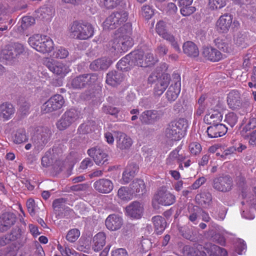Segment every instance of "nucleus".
I'll return each instance as SVG.
<instances>
[{"mask_svg":"<svg viewBox=\"0 0 256 256\" xmlns=\"http://www.w3.org/2000/svg\"><path fill=\"white\" fill-rule=\"evenodd\" d=\"M132 32V24L126 23L117 30L114 39L109 45L117 52H124L133 45L131 38Z\"/></svg>","mask_w":256,"mask_h":256,"instance_id":"1","label":"nucleus"},{"mask_svg":"<svg viewBox=\"0 0 256 256\" xmlns=\"http://www.w3.org/2000/svg\"><path fill=\"white\" fill-rule=\"evenodd\" d=\"M26 53V48L21 43L12 42L6 45L0 54V58L8 64L13 65L22 56Z\"/></svg>","mask_w":256,"mask_h":256,"instance_id":"2","label":"nucleus"},{"mask_svg":"<svg viewBox=\"0 0 256 256\" xmlns=\"http://www.w3.org/2000/svg\"><path fill=\"white\" fill-rule=\"evenodd\" d=\"M70 36L79 40H86L93 36L94 28L89 23L74 22L70 28Z\"/></svg>","mask_w":256,"mask_h":256,"instance_id":"3","label":"nucleus"},{"mask_svg":"<svg viewBox=\"0 0 256 256\" xmlns=\"http://www.w3.org/2000/svg\"><path fill=\"white\" fill-rule=\"evenodd\" d=\"M29 44L36 50L42 53L50 52L54 48L52 40L46 36L35 34L28 39Z\"/></svg>","mask_w":256,"mask_h":256,"instance_id":"4","label":"nucleus"},{"mask_svg":"<svg viewBox=\"0 0 256 256\" xmlns=\"http://www.w3.org/2000/svg\"><path fill=\"white\" fill-rule=\"evenodd\" d=\"M80 112L75 108L66 110L56 123L60 130H64L76 123L80 118Z\"/></svg>","mask_w":256,"mask_h":256,"instance_id":"5","label":"nucleus"},{"mask_svg":"<svg viewBox=\"0 0 256 256\" xmlns=\"http://www.w3.org/2000/svg\"><path fill=\"white\" fill-rule=\"evenodd\" d=\"M175 201V196L165 188H162L154 194L152 200V205L154 208L158 209L159 204L169 206L172 204Z\"/></svg>","mask_w":256,"mask_h":256,"instance_id":"6","label":"nucleus"},{"mask_svg":"<svg viewBox=\"0 0 256 256\" xmlns=\"http://www.w3.org/2000/svg\"><path fill=\"white\" fill-rule=\"evenodd\" d=\"M128 18V14L124 10L114 12L103 23L104 29L114 30L123 24Z\"/></svg>","mask_w":256,"mask_h":256,"instance_id":"7","label":"nucleus"},{"mask_svg":"<svg viewBox=\"0 0 256 256\" xmlns=\"http://www.w3.org/2000/svg\"><path fill=\"white\" fill-rule=\"evenodd\" d=\"M50 136V130L46 128H40L34 134L32 141L36 152L42 150L48 143Z\"/></svg>","mask_w":256,"mask_h":256,"instance_id":"8","label":"nucleus"},{"mask_svg":"<svg viewBox=\"0 0 256 256\" xmlns=\"http://www.w3.org/2000/svg\"><path fill=\"white\" fill-rule=\"evenodd\" d=\"M43 63L50 71L61 78L65 76L70 71L67 65L52 58H44Z\"/></svg>","mask_w":256,"mask_h":256,"instance_id":"9","label":"nucleus"},{"mask_svg":"<svg viewBox=\"0 0 256 256\" xmlns=\"http://www.w3.org/2000/svg\"><path fill=\"white\" fill-rule=\"evenodd\" d=\"M97 80L96 74H84L72 78L68 84L74 89L80 90L94 84Z\"/></svg>","mask_w":256,"mask_h":256,"instance_id":"10","label":"nucleus"},{"mask_svg":"<svg viewBox=\"0 0 256 256\" xmlns=\"http://www.w3.org/2000/svg\"><path fill=\"white\" fill-rule=\"evenodd\" d=\"M212 186L216 190L227 192L230 190L233 186L232 178L228 175H222L214 178L212 182Z\"/></svg>","mask_w":256,"mask_h":256,"instance_id":"11","label":"nucleus"},{"mask_svg":"<svg viewBox=\"0 0 256 256\" xmlns=\"http://www.w3.org/2000/svg\"><path fill=\"white\" fill-rule=\"evenodd\" d=\"M140 56V54H136L135 50L132 52L118 62L116 64L118 68L121 71L129 70L133 66H137L136 58H139Z\"/></svg>","mask_w":256,"mask_h":256,"instance_id":"12","label":"nucleus"},{"mask_svg":"<svg viewBox=\"0 0 256 256\" xmlns=\"http://www.w3.org/2000/svg\"><path fill=\"white\" fill-rule=\"evenodd\" d=\"M88 154L93 158L95 163L98 166L108 164V155L99 148L94 147L88 149Z\"/></svg>","mask_w":256,"mask_h":256,"instance_id":"13","label":"nucleus"},{"mask_svg":"<svg viewBox=\"0 0 256 256\" xmlns=\"http://www.w3.org/2000/svg\"><path fill=\"white\" fill-rule=\"evenodd\" d=\"M226 101L229 108L232 110H238L242 106L240 94L236 90H232L228 94Z\"/></svg>","mask_w":256,"mask_h":256,"instance_id":"14","label":"nucleus"},{"mask_svg":"<svg viewBox=\"0 0 256 256\" xmlns=\"http://www.w3.org/2000/svg\"><path fill=\"white\" fill-rule=\"evenodd\" d=\"M93 186L100 193L108 194L113 190L114 184L109 179L100 178L94 183Z\"/></svg>","mask_w":256,"mask_h":256,"instance_id":"15","label":"nucleus"},{"mask_svg":"<svg viewBox=\"0 0 256 256\" xmlns=\"http://www.w3.org/2000/svg\"><path fill=\"white\" fill-rule=\"evenodd\" d=\"M136 54H140V56L137 59V66L141 67H147L153 65L156 62V59L154 57L150 52H147L144 54V52L140 50H135Z\"/></svg>","mask_w":256,"mask_h":256,"instance_id":"16","label":"nucleus"},{"mask_svg":"<svg viewBox=\"0 0 256 256\" xmlns=\"http://www.w3.org/2000/svg\"><path fill=\"white\" fill-rule=\"evenodd\" d=\"M116 143L117 148L123 150H128L132 146L133 141L126 134L118 132L116 136Z\"/></svg>","mask_w":256,"mask_h":256,"instance_id":"17","label":"nucleus"},{"mask_svg":"<svg viewBox=\"0 0 256 256\" xmlns=\"http://www.w3.org/2000/svg\"><path fill=\"white\" fill-rule=\"evenodd\" d=\"M15 112V108L10 102H4L0 104V118L4 121L11 119Z\"/></svg>","mask_w":256,"mask_h":256,"instance_id":"18","label":"nucleus"},{"mask_svg":"<svg viewBox=\"0 0 256 256\" xmlns=\"http://www.w3.org/2000/svg\"><path fill=\"white\" fill-rule=\"evenodd\" d=\"M232 20L230 14H225L221 16L216 22V28L220 32H226L230 29Z\"/></svg>","mask_w":256,"mask_h":256,"instance_id":"19","label":"nucleus"},{"mask_svg":"<svg viewBox=\"0 0 256 256\" xmlns=\"http://www.w3.org/2000/svg\"><path fill=\"white\" fill-rule=\"evenodd\" d=\"M160 112L156 110H147L142 113L140 120L142 123L144 124H152L160 119Z\"/></svg>","mask_w":256,"mask_h":256,"instance_id":"20","label":"nucleus"},{"mask_svg":"<svg viewBox=\"0 0 256 256\" xmlns=\"http://www.w3.org/2000/svg\"><path fill=\"white\" fill-rule=\"evenodd\" d=\"M16 220V216L10 212H6L0 217V232H4L7 230Z\"/></svg>","mask_w":256,"mask_h":256,"instance_id":"21","label":"nucleus"},{"mask_svg":"<svg viewBox=\"0 0 256 256\" xmlns=\"http://www.w3.org/2000/svg\"><path fill=\"white\" fill-rule=\"evenodd\" d=\"M228 128L222 124H212L207 128L206 132L210 138H216L224 135L227 132Z\"/></svg>","mask_w":256,"mask_h":256,"instance_id":"22","label":"nucleus"},{"mask_svg":"<svg viewBox=\"0 0 256 256\" xmlns=\"http://www.w3.org/2000/svg\"><path fill=\"white\" fill-rule=\"evenodd\" d=\"M202 55L206 60L213 62H218L222 58V54L218 50L212 47L204 48Z\"/></svg>","mask_w":256,"mask_h":256,"instance_id":"23","label":"nucleus"},{"mask_svg":"<svg viewBox=\"0 0 256 256\" xmlns=\"http://www.w3.org/2000/svg\"><path fill=\"white\" fill-rule=\"evenodd\" d=\"M144 207L142 204L138 202H134L126 208L128 214L134 218H140L144 212Z\"/></svg>","mask_w":256,"mask_h":256,"instance_id":"24","label":"nucleus"},{"mask_svg":"<svg viewBox=\"0 0 256 256\" xmlns=\"http://www.w3.org/2000/svg\"><path fill=\"white\" fill-rule=\"evenodd\" d=\"M180 92V80L179 76H178L174 81V84L170 86L166 93L167 99L170 102L175 100L178 98Z\"/></svg>","mask_w":256,"mask_h":256,"instance_id":"25","label":"nucleus"},{"mask_svg":"<svg viewBox=\"0 0 256 256\" xmlns=\"http://www.w3.org/2000/svg\"><path fill=\"white\" fill-rule=\"evenodd\" d=\"M105 224L109 230H116L120 229L122 225V219L117 214H110L106 218Z\"/></svg>","mask_w":256,"mask_h":256,"instance_id":"26","label":"nucleus"},{"mask_svg":"<svg viewBox=\"0 0 256 256\" xmlns=\"http://www.w3.org/2000/svg\"><path fill=\"white\" fill-rule=\"evenodd\" d=\"M170 82V76L167 74L162 75V78L156 81L154 88V92L156 94L160 96L166 90Z\"/></svg>","mask_w":256,"mask_h":256,"instance_id":"27","label":"nucleus"},{"mask_svg":"<svg viewBox=\"0 0 256 256\" xmlns=\"http://www.w3.org/2000/svg\"><path fill=\"white\" fill-rule=\"evenodd\" d=\"M124 80L123 74L120 71H111L106 76V82L112 86H116Z\"/></svg>","mask_w":256,"mask_h":256,"instance_id":"28","label":"nucleus"},{"mask_svg":"<svg viewBox=\"0 0 256 256\" xmlns=\"http://www.w3.org/2000/svg\"><path fill=\"white\" fill-rule=\"evenodd\" d=\"M208 256H227L226 250L215 244H208L204 247Z\"/></svg>","mask_w":256,"mask_h":256,"instance_id":"29","label":"nucleus"},{"mask_svg":"<svg viewBox=\"0 0 256 256\" xmlns=\"http://www.w3.org/2000/svg\"><path fill=\"white\" fill-rule=\"evenodd\" d=\"M112 61L108 58H102L97 59L90 64V69L94 70H106L111 64Z\"/></svg>","mask_w":256,"mask_h":256,"instance_id":"30","label":"nucleus"},{"mask_svg":"<svg viewBox=\"0 0 256 256\" xmlns=\"http://www.w3.org/2000/svg\"><path fill=\"white\" fill-rule=\"evenodd\" d=\"M106 236L104 232H100L93 238L92 249L95 252L100 250L106 244Z\"/></svg>","mask_w":256,"mask_h":256,"instance_id":"31","label":"nucleus"},{"mask_svg":"<svg viewBox=\"0 0 256 256\" xmlns=\"http://www.w3.org/2000/svg\"><path fill=\"white\" fill-rule=\"evenodd\" d=\"M165 134L166 137L172 140H179L183 135L170 122L166 128Z\"/></svg>","mask_w":256,"mask_h":256,"instance_id":"32","label":"nucleus"},{"mask_svg":"<svg viewBox=\"0 0 256 256\" xmlns=\"http://www.w3.org/2000/svg\"><path fill=\"white\" fill-rule=\"evenodd\" d=\"M183 51L190 56L196 57L199 54L197 46L192 42H186L183 44Z\"/></svg>","mask_w":256,"mask_h":256,"instance_id":"33","label":"nucleus"},{"mask_svg":"<svg viewBox=\"0 0 256 256\" xmlns=\"http://www.w3.org/2000/svg\"><path fill=\"white\" fill-rule=\"evenodd\" d=\"M130 188L132 194L139 193L142 194L146 191V186L143 180L136 179L130 185Z\"/></svg>","mask_w":256,"mask_h":256,"instance_id":"34","label":"nucleus"},{"mask_svg":"<svg viewBox=\"0 0 256 256\" xmlns=\"http://www.w3.org/2000/svg\"><path fill=\"white\" fill-rule=\"evenodd\" d=\"M196 200L204 208H208L212 203V196L209 192H204L197 194L196 196Z\"/></svg>","mask_w":256,"mask_h":256,"instance_id":"35","label":"nucleus"},{"mask_svg":"<svg viewBox=\"0 0 256 256\" xmlns=\"http://www.w3.org/2000/svg\"><path fill=\"white\" fill-rule=\"evenodd\" d=\"M152 221L157 234H161L166 227V221L164 218L160 216H156L152 218Z\"/></svg>","mask_w":256,"mask_h":256,"instance_id":"36","label":"nucleus"},{"mask_svg":"<svg viewBox=\"0 0 256 256\" xmlns=\"http://www.w3.org/2000/svg\"><path fill=\"white\" fill-rule=\"evenodd\" d=\"M54 12V10L50 7H42L37 11L38 16L40 18L49 20H50Z\"/></svg>","mask_w":256,"mask_h":256,"instance_id":"37","label":"nucleus"},{"mask_svg":"<svg viewBox=\"0 0 256 256\" xmlns=\"http://www.w3.org/2000/svg\"><path fill=\"white\" fill-rule=\"evenodd\" d=\"M178 232L184 238L193 241L194 240V235L192 230L186 226L178 227Z\"/></svg>","mask_w":256,"mask_h":256,"instance_id":"38","label":"nucleus"},{"mask_svg":"<svg viewBox=\"0 0 256 256\" xmlns=\"http://www.w3.org/2000/svg\"><path fill=\"white\" fill-rule=\"evenodd\" d=\"M171 123L182 135L188 128V120L184 118H179L178 120L172 122Z\"/></svg>","mask_w":256,"mask_h":256,"instance_id":"39","label":"nucleus"},{"mask_svg":"<svg viewBox=\"0 0 256 256\" xmlns=\"http://www.w3.org/2000/svg\"><path fill=\"white\" fill-rule=\"evenodd\" d=\"M28 140V136L26 134V130L24 129L18 130L14 136V142L16 144H20L27 142Z\"/></svg>","mask_w":256,"mask_h":256,"instance_id":"40","label":"nucleus"},{"mask_svg":"<svg viewBox=\"0 0 256 256\" xmlns=\"http://www.w3.org/2000/svg\"><path fill=\"white\" fill-rule=\"evenodd\" d=\"M132 193L126 187L122 186L118 192V196L123 200H130L132 198Z\"/></svg>","mask_w":256,"mask_h":256,"instance_id":"41","label":"nucleus"},{"mask_svg":"<svg viewBox=\"0 0 256 256\" xmlns=\"http://www.w3.org/2000/svg\"><path fill=\"white\" fill-rule=\"evenodd\" d=\"M95 126L94 122L88 121L80 124L78 128V131L82 134H87L94 130Z\"/></svg>","mask_w":256,"mask_h":256,"instance_id":"42","label":"nucleus"},{"mask_svg":"<svg viewBox=\"0 0 256 256\" xmlns=\"http://www.w3.org/2000/svg\"><path fill=\"white\" fill-rule=\"evenodd\" d=\"M222 114L218 111H214L212 114L210 113L205 116L204 120L209 121L210 124H216V122H220L222 120Z\"/></svg>","mask_w":256,"mask_h":256,"instance_id":"43","label":"nucleus"},{"mask_svg":"<svg viewBox=\"0 0 256 256\" xmlns=\"http://www.w3.org/2000/svg\"><path fill=\"white\" fill-rule=\"evenodd\" d=\"M50 100L55 110L60 108L64 102L63 97L60 94L54 95L51 97Z\"/></svg>","mask_w":256,"mask_h":256,"instance_id":"44","label":"nucleus"},{"mask_svg":"<svg viewBox=\"0 0 256 256\" xmlns=\"http://www.w3.org/2000/svg\"><path fill=\"white\" fill-rule=\"evenodd\" d=\"M80 236V232L77 228L70 230L66 236V239L70 242H75Z\"/></svg>","mask_w":256,"mask_h":256,"instance_id":"45","label":"nucleus"},{"mask_svg":"<svg viewBox=\"0 0 256 256\" xmlns=\"http://www.w3.org/2000/svg\"><path fill=\"white\" fill-rule=\"evenodd\" d=\"M246 41V36L241 33L238 34L234 38L235 44L238 46H240L242 48H246L248 44Z\"/></svg>","mask_w":256,"mask_h":256,"instance_id":"46","label":"nucleus"},{"mask_svg":"<svg viewBox=\"0 0 256 256\" xmlns=\"http://www.w3.org/2000/svg\"><path fill=\"white\" fill-rule=\"evenodd\" d=\"M69 54L68 50L62 47L56 48L53 52V56L56 58L63 59L66 58Z\"/></svg>","mask_w":256,"mask_h":256,"instance_id":"47","label":"nucleus"},{"mask_svg":"<svg viewBox=\"0 0 256 256\" xmlns=\"http://www.w3.org/2000/svg\"><path fill=\"white\" fill-rule=\"evenodd\" d=\"M161 36H162L164 39L168 41L172 44V46H173V48L178 52H180V46L177 42H176L174 36L171 34L170 33H168L167 32L164 34V35H162Z\"/></svg>","mask_w":256,"mask_h":256,"instance_id":"48","label":"nucleus"},{"mask_svg":"<svg viewBox=\"0 0 256 256\" xmlns=\"http://www.w3.org/2000/svg\"><path fill=\"white\" fill-rule=\"evenodd\" d=\"M238 120V116L233 112H229L226 115L224 122L232 128L236 124Z\"/></svg>","mask_w":256,"mask_h":256,"instance_id":"49","label":"nucleus"},{"mask_svg":"<svg viewBox=\"0 0 256 256\" xmlns=\"http://www.w3.org/2000/svg\"><path fill=\"white\" fill-rule=\"evenodd\" d=\"M226 4V0H209L208 6L212 10L220 9Z\"/></svg>","mask_w":256,"mask_h":256,"instance_id":"50","label":"nucleus"},{"mask_svg":"<svg viewBox=\"0 0 256 256\" xmlns=\"http://www.w3.org/2000/svg\"><path fill=\"white\" fill-rule=\"evenodd\" d=\"M178 148H176L169 154L166 160V164L167 165L172 166L174 165L176 162H178Z\"/></svg>","mask_w":256,"mask_h":256,"instance_id":"51","label":"nucleus"},{"mask_svg":"<svg viewBox=\"0 0 256 256\" xmlns=\"http://www.w3.org/2000/svg\"><path fill=\"white\" fill-rule=\"evenodd\" d=\"M202 148L201 145L197 142H193L190 144L189 146V150L190 154L194 156L199 154Z\"/></svg>","mask_w":256,"mask_h":256,"instance_id":"52","label":"nucleus"},{"mask_svg":"<svg viewBox=\"0 0 256 256\" xmlns=\"http://www.w3.org/2000/svg\"><path fill=\"white\" fill-rule=\"evenodd\" d=\"M142 13L146 19H150L153 16L154 11L150 6L145 5L142 8Z\"/></svg>","mask_w":256,"mask_h":256,"instance_id":"53","label":"nucleus"},{"mask_svg":"<svg viewBox=\"0 0 256 256\" xmlns=\"http://www.w3.org/2000/svg\"><path fill=\"white\" fill-rule=\"evenodd\" d=\"M41 110L43 114H47L56 111L54 108H53L50 98L42 105Z\"/></svg>","mask_w":256,"mask_h":256,"instance_id":"54","label":"nucleus"},{"mask_svg":"<svg viewBox=\"0 0 256 256\" xmlns=\"http://www.w3.org/2000/svg\"><path fill=\"white\" fill-rule=\"evenodd\" d=\"M102 110L106 114L112 116L116 115L119 112V110L117 108L110 106H104L102 108Z\"/></svg>","mask_w":256,"mask_h":256,"instance_id":"55","label":"nucleus"},{"mask_svg":"<svg viewBox=\"0 0 256 256\" xmlns=\"http://www.w3.org/2000/svg\"><path fill=\"white\" fill-rule=\"evenodd\" d=\"M34 22L35 20L34 18L30 16H24L22 20V26L24 28H26L32 25Z\"/></svg>","mask_w":256,"mask_h":256,"instance_id":"56","label":"nucleus"},{"mask_svg":"<svg viewBox=\"0 0 256 256\" xmlns=\"http://www.w3.org/2000/svg\"><path fill=\"white\" fill-rule=\"evenodd\" d=\"M180 13L184 16H188L193 14L196 11L194 7L190 6H180Z\"/></svg>","mask_w":256,"mask_h":256,"instance_id":"57","label":"nucleus"},{"mask_svg":"<svg viewBox=\"0 0 256 256\" xmlns=\"http://www.w3.org/2000/svg\"><path fill=\"white\" fill-rule=\"evenodd\" d=\"M125 170L130 174V176L134 177L138 172V167L136 164H130L126 167Z\"/></svg>","mask_w":256,"mask_h":256,"instance_id":"58","label":"nucleus"},{"mask_svg":"<svg viewBox=\"0 0 256 256\" xmlns=\"http://www.w3.org/2000/svg\"><path fill=\"white\" fill-rule=\"evenodd\" d=\"M65 202L66 200L64 198H60L55 200L52 203L54 210L55 211H59L61 208H63Z\"/></svg>","mask_w":256,"mask_h":256,"instance_id":"59","label":"nucleus"},{"mask_svg":"<svg viewBox=\"0 0 256 256\" xmlns=\"http://www.w3.org/2000/svg\"><path fill=\"white\" fill-rule=\"evenodd\" d=\"M20 234L19 230H12V232L6 235L5 240L10 242L11 241H14L20 238Z\"/></svg>","mask_w":256,"mask_h":256,"instance_id":"60","label":"nucleus"},{"mask_svg":"<svg viewBox=\"0 0 256 256\" xmlns=\"http://www.w3.org/2000/svg\"><path fill=\"white\" fill-rule=\"evenodd\" d=\"M156 32L160 36H162L165 34L166 31V24L163 21H160L156 24Z\"/></svg>","mask_w":256,"mask_h":256,"instance_id":"61","label":"nucleus"},{"mask_svg":"<svg viewBox=\"0 0 256 256\" xmlns=\"http://www.w3.org/2000/svg\"><path fill=\"white\" fill-rule=\"evenodd\" d=\"M122 0H104V4L107 8H112L118 5Z\"/></svg>","mask_w":256,"mask_h":256,"instance_id":"62","label":"nucleus"},{"mask_svg":"<svg viewBox=\"0 0 256 256\" xmlns=\"http://www.w3.org/2000/svg\"><path fill=\"white\" fill-rule=\"evenodd\" d=\"M206 182V178L204 177H200L193 183V184L190 187V188L192 190H196L204 184Z\"/></svg>","mask_w":256,"mask_h":256,"instance_id":"63","label":"nucleus"},{"mask_svg":"<svg viewBox=\"0 0 256 256\" xmlns=\"http://www.w3.org/2000/svg\"><path fill=\"white\" fill-rule=\"evenodd\" d=\"M112 256H128V254L124 248H120L112 250Z\"/></svg>","mask_w":256,"mask_h":256,"instance_id":"64","label":"nucleus"}]
</instances>
